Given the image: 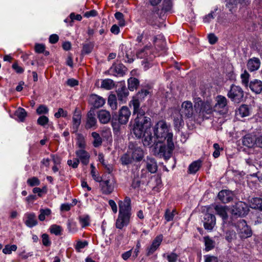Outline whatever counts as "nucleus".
I'll list each match as a JSON object with an SVG mask.
<instances>
[{"instance_id":"5701e85b","label":"nucleus","mask_w":262,"mask_h":262,"mask_svg":"<svg viewBox=\"0 0 262 262\" xmlns=\"http://www.w3.org/2000/svg\"><path fill=\"white\" fill-rule=\"evenodd\" d=\"M117 97L119 101L122 103H125L128 95V91L125 85H121L116 91Z\"/></svg>"},{"instance_id":"1a4fd4ad","label":"nucleus","mask_w":262,"mask_h":262,"mask_svg":"<svg viewBox=\"0 0 262 262\" xmlns=\"http://www.w3.org/2000/svg\"><path fill=\"white\" fill-rule=\"evenodd\" d=\"M244 92L239 86L232 84L227 93V96L231 100L235 103H239L243 100Z\"/></svg>"},{"instance_id":"72a5a7b5","label":"nucleus","mask_w":262,"mask_h":262,"mask_svg":"<svg viewBox=\"0 0 262 262\" xmlns=\"http://www.w3.org/2000/svg\"><path fill=\"white\" fill-rule=\"evenodd\" d=\"M201 166V161H196L192 162L189 166V171L190 173H195L199 170Z\"/></svg>"},{"instance_id":"ddd939ff","label":"nucleus","mask_w":262,"mask_h":262,"mask_svg":"<svg viewBox=\"0 0 262 262\" xmlns=\"http://www.w3.org/2000/svg\"><path fill=\"white\" fill-rule=\"evenodd\" d=\"M248 211L247 205L243 201H239L233 206L231 212L233 215L243 216L246 215Z\"/></svg>"},{"instance_id":"864d4df0","label":"nucleus","mask_w":262,"mask_h":262,"mask_svg":"<svg viewBox=\"0 0 262 262\" xmlns=\"http://www.w3.org/2000/svg\"><path fill=\"white\" fill-rule=\"evenodd\" d=\"M28 184L31 186H38L40 184V181L36 177H32L28 179Z\"/></svg>"},{"instance_id":"4c0bfd02","label":"nucleus","mask_w":262,"mask_h":262,"mask_svg":"<svg viewBox=\"0 0 262 262\" xmlns=\"http://www.w3.org/2000/svg\"><path fill=\"white\" fill-rule=\"evenodd\" d=\"M163 257L166 258L168 262H177L179 256L176 253L172 252L164 253Z\"/></svg>"},{"instance_id":"0e129e2a","label":"nucleus","mask_w":262,"mask_h":262,"mask_svg":"<svg viewBox=\"0 0 262 262\" xmlns=\"http://www.w3.org/2000/svg\"><path fill=\"white\" fill-rule=\"evenodd\" d=\"M88 243L86 241L81 242L79 241L77 242L75 249L78 251H79L80 249L84 248L85 247H86L88 245Z\"/></svg>"},{"instance_id":"774afa93","label":"nucleus","mask_w":262,"mask_h":262,"mask_svg":"<svg viewBox=\"0 0 262 262\" xmlns=\"http://www.w3.org/2000/svg\"><path fill=\"white\" fill-rule=\"evenodd\" d=\"M205 257V262H218V259L216 257L211 255H206Z\"/></svg>"},{"instance_id":"bb28decb","label":"nucleus","mask_w":262,"mask_h":262,"mask_svg":"<svg viewBox=\"0 0 262 262\" xmlns=\"http://www.w3.org/2000/svg\"><path fill=\"white\" fill-rule=\"evenodd\" d=\"M250 202V206L252 208L262 211L261 198H251Z\"/></svg>"},{"instance_id":"79ce46f5","label":"nucleus","mask_w":262,"mask_h":262,"mask_svg":"<svg viewBox=\"0 0 262 262\" xmlns=\"http://www.w3.org/2000/svg\"><path fill=\"white\" fill-rule=\"evenodd\" d=\"M17 248V246L15 245H6L3 249V252L5 254H10L12 251H15Z\"/></svg>"},{"instance_id":"ea45409f","label":"nucleus","mask_w":262,"mask_h":262,"mask_svg":"<svg viewBox=\"0 0 262 262\" xmlns=\"http://www.w3.org/2000/svg\"><path fill=\"white\" fill-rule=\"evenodd\" d=\"M205 250L207 251L212 249L214 247V242L208 236L204 237Z\"/></svg>"},{"instance_id":"9b49d317","label":"nucleus","mask_w":262,"mask_h":262,"mask_svg":"<svg viewBox=\"0 0 262 262\" xmlns=\"http://www.w3.org/2000/svg\"><path fill=\"white\" fill-rule=\"evenodd\" d=\"M128 152L130 154L134 161H140L144 157L143 149L137 143L130 142L128 145Z\"/></svg>"},{"instance_id":"e433bc0d","label":"nucleus","mask_w":262,"mask_h":262,"mask_svg":"<svg viewBox=\"0 0 262 262\" xmlns=\"http://www.w3.org/2000/svg\"><path fill=\"white\" fill-rule=\"evenodd\" d=\"M15 115L20 121L23 122L27 116V112L24 108L19 107L16 111Z\"/></svg>"},{"instance_id":"a878e982","label":"nucleus","mask_w":262,"mask_h":262,"mask_svg":"<svg viewBox=\"0 0 262 262\" xmlns=\"http://www.w3.org/2000/svg\"><path fill=\"white\" fill-rule=\"evenodd\" d=\"M98 117L101 123L106 124L110 121L111 115L108 111L101 110L98 113Z\"/></svg>"},{"instance_id":"c9c22d12","label":"nucleus","mask_w":262,"mask_h":262,"mask_svg":"<svg viewBox=\"0 0 262 262\" xmlns=\"http://www.w3.org/2000/svg\"><path fill=\"white\" fill-rule=\"evenodd\" d=\"M139 81L135 78H130L128 80V88L130 91H133L139 85Z\"/></svg>"},{"instance_id":"9d476101","label":"nucleus","mask_w":262,"mask_h":262,"mask_svg":"<svg viewBox=\"0 0 262 262\" xmlns=\"http://www.w3.org/2000/svg\"><path fill=\"white\" fill-rule=\"evenodd\" d=\"M215 104H213L215 112L221 115H225L228 113V101L225 96L222 95H217L215 98Z\"/></svg>"},{"instance_id":"052dcab7","label":"nucleus","mask_w":262,"mask_h":262,"mask_svg":"<svg viewBox=\"0 0 262 262\" xmlns=\"http://www.w3.org/2000/svg\"><path fill=\"white\" fill-rule=\"evenodd\" d=\"M42 244L45 246H49L51 245V242L49 239V235L46 234L44 233L42 235Z\"/></svg>"},{"instance_id":"de8ad7c7","label":"nucleus","mask_w":262,"mask_h":262,"mask_svg":"<svg viewBox=\"0 0 262 262\" xmlns=\"http://www.w3.org/2000/svg\"><path fill=\"white\" fill-rule=\"evenodd\" d=\"M115 17L119 21L118 23L119 26H124L125 25L124 15L122 13L120 12H116L115 14Z\"/></svg>"},{"instance_id":"49530a36","label":"nucleus","mask_w":262,"mask_h":262,"mask_svg":"<svg viewBox=\"0 0 262 262\" xmlns=\"http://www.w3.org/2000/svg\"><path fill=\"white\" fill-rule=\"evenodd\" d=\"M250 75L246 70H245L244 73L241 75L242 83L246 86H248Z\"/></svg>"},{"instance_id":"a18cd8bd","label":"nucleus","mask_w":262,"mask_h":262,"mask_svg":"<svg viewBox=\"0 0 262 262\" xmlns=\"http://www.w3.org/2000/svg\"><path fill=\"white\" fill-rule=\"evenodd\" d=\"M235 238L236 233L233 230H228L226 232L225 238L228 242H230Z\"/></svg>"},{"instance_id":"393cba45","label":"nucleus","mask_w":262,"mask_h":262,"mask_svg":"<svg viewBox=\"0 0 262 262\" xmlns=\"http://www.w3.org/2000/svg\"><path fill=\"white\" fill-rule=\"evenodd\" d=\"M249 87L252 92L256 94H259L262 91V82L255 79L250 82Z\"/></svg>"},{"instance_id":"f704fd0d","label":"nucleus","mask_w":262,"mask_h":262,"mask_svg":"<svg viewBox=\"0 0 262 262\" xmlns=\"http://www.w3.org/2000/svg\"><path fill=\"white\" fill-rule=\"evenodd\" d=\"M92 136L94 138L93 144L95 147H98L101 145L102 140L99 134L96 132H93L92 133Z\"/></svg>"},{"instance_id":"aec40b11","label":"nucleus","mask_w":262,"mask_h":262,"mask_svg":"<svg viewBox=\"0 0 262 262\" xmlns=\"http://www.w3.org/2000/svg\"><path fill=\"white\" fill-rule=\"evenodd\" d=\"M242 143L244 146L249 148L256 146V135L251 134L246 135L242 139Z\"/></svg>"},{"instance_id":"dca6fc26","label":"nucleus","mask_w":262,"mask_h":262,"mask_svg":"<svg viewBox=\"0 0 262 262\" xmlns=\"http://www.w3.org/2000/svg\"><path fill=\"white\" fill-rule=\"evenodd\" d=\"M216 223V219L213 214L206 213L204 216V226L205 229L211 231Z\"/></svg>"},{"instance_id":"4468645a","label":"nucleus","mask_w":262,"mask_h":262,"mask_svg":"<svg viewBox=\"0 0 262 262\" xmlns=\"http://www.w3.org/2000/svg\"><path fill=\"white\" fill-rule=\"evenodd\" d=\"M130 116V111L126 106H122L119 111L118 121L121 124H125L128 121Z\"/></svg>"},{"instance_id":"20e7f679","label":"nucleus","mask_w":262,"mask_h":262,"mask_svg":"<svg viewBox=\"0 0 262 262\" xmlns=\"http://www.w3.org/2000/svg\"><path fill=\"white\" fill-rule=\"evenodd\" d=\"M194 107L196 112L199 111V116L203 119H208L210 115L215 112L213 104L211 101L207 100L203 102L201 98L196 97L194 98Z\"/></svg>"},{"instance_id":"603ef678","label":"nucleus","mask_w":262,"mask_h":262,"mask_svg":"<svg viewBox=\"0 0 262 262\" xmlns=\"http://www.w3.org/2000/svg\"><path fill=\"white\" fill-rule=\"evenodd\" d=\"M79 221L82 227H85L90 225V217L88 215L80 217Z\"/></svg>"},{"instance_id":"f03ea898","label":"nucleus","mask_w":262,"mask_h":262,"mask_svg":"<svg viewBox=\"0 0 262 262\" xmlns=\"http://www.w3.org/2000/svg\"><path fill=\"white\" fill-rule=\"evenodd\" d=\"M154 136L153 142L148 147H151L155 143H163L166 140L173 139V133L169 124L164 120L159 121L154 126Z\"/></svg>"},{"instance_id":"cd10ccee","label":"nucleus","mask_w":262,"mask_h":262,"mask_svg":"<svg viewBox=\"0 0 262 262\" xmlns=\"http://www.w3.org/2000/svg\"><path fill=\"white\" fill-rule=\"evenodd\" d=\"M216 213L222 217L224 223L228 217L227 213L225 206L216 205L215 207Z\"/></svg>"},{"instance_id":"4d7b16f0","label":"nucleus","mask_w":262,"mask_h":262,"mask_svg":"<svg viewBox=\"0 0 262 262\" xmlns=\"http://www.w3.org/2000/svg\"><path fill=\"white\" fill-rule=\"evenodd\" d=\"M91 174L94 179V180H95L96 182H101L102 180V178L97 174H96L95 171V167L93 166V165H91Z\"/></svg>"},{"instance_id":"680f3d73","label":"nucleus","mask_w":262,"mask_h":262,"mask_svg":"<svg viewBox=\"0 0 262 262\" xmlns=\"http://www.w3.org/2000/svg\"><path fill=\"white\" fill-rule=\"evenodd\" d=\"M67 116V112L64 111L62 108H59L58 112L55 113L54 116L56 118H59L60 117H66Z\"/></svg>"},{"instance_id":"c03bdc74","label":"nucleus","mask_w":262,"mask_h":262,"mask_svg":"<svg viewBox=\"0 0 262 262\" xmlns=\"http://www.w3.org/2000/svg\"><path fill=\"white\" fill-rule=\"evenodd\" d=\"M171 0H164L162 10L165 12H170L172 9Z\"/></svg>"},{"instance_id":"6e6552de","label":"nucleus","mask_w":262,"mask_h":262,"mask_svg":"<svg viewBox=\"0 0 262 262\" xmlns=\"http://www.w3.org/2000/svg\"><path fill=\"white\" fill-rule=\"evenodd\" d=\"M234 226L236 228L237 233L241 238H247L252 236V231L244 220H239Z\"/></svg>"},{"instance_id":"6ab92c4d","label":"nucleus","mask_w":262,"mask_h":262,"mask_svg":"<svg viewBox=\"0 0 262 262\" xmlns=\"http://www.w3.org/2000/svg\"><path fill=\"white\" fill-rule=\"evenodd\" d=\"M24 222L25 225L29 227L32 228L38 224L36 215L34 213H27L24 215Z\"/></svg>"},{"instance_id":"0eeeda50","label":"nucleus","mask_w":262,"mask_h":262,"mask_svg":"<svg viewBox=\"0 0 262 262\" xmlns=\"http://www.w3.org/2000/svg\"><path fill=\"white\" fill-rule=\"evenodd\" d=\"M164 143H165L159 147L158 155L165 160H168L171 157L174 149L173 139L167 140Z\"/></svg>"},{"instance_id":"a211bd4d","label":"nucleus","mask_w":262,"mask_h":262,"mask_svg":"<svg viewBox=\"0 0 262 262\" xmlns=\"http://www.w3.org/2000/svg\"><path fill=\"white\" fill-rule=\"evenodd\" d=\"M145 163L146 169L151 173L156 172L158 169L157 163L154 158L147 157L146 159L144 160Z\"/></svg>"},{"instance_id":"c85d7f7f","label":"nucleus","mask_w":262,"mask_h":262,"mask_svg":"<svg viewBox=\"0 0 262 262\" xmlns=\"http://www.w3.org/2000/svg\"><path fill=\"white\" fill-rule=\"evenodd\" d=\"M96 119L95 115L92 113H89L88 114V118L85 124L86 128H91L95 126L96 124Z\"/></svg>"},{"instance_id":"412c9836","label":"nucleus","mask_w":262,"mask_h":262,"mask_svg":"<svg viewBox=\"0 0 262 262\" xmlns=\"http://www.w3.org/2000/svg\"><path fill=\"white\" fill-rule=\"evenodd\" d=\"M89 101L95 107L99 108L102 106L105 103V99L97 95H91L89 98Z\"/></svg>"},{"instance_id":"2f4dec72","label":"nucleus","mask_w":262,"mask_h":262,"mask_svg":"<svg viewBox=\"0 0 262 262\" xmlns=\"http://www.w3.org/2000/svg\"><path fill=\"white\" fill-rule=\"evenodd\" d=\"M107 103L112 110H116L117 108V101L115 94H111L108 96Z\"/></svg>"},{"instance_id":"3c124183","label":"nucleus","mask_w":262,"mask_h":262,"mask_svg":"<svg viewBox=\"0 0 262 262\" xmlns=\"http://www.w3.org/2000/svg\"><path fill=\"white\" fill-rule=\"evenodd\" d=\"M49 112L48 107L45 105H40L36 110L38 115L47 114Z\"/></svg>"},{"instance_id":"6e6d98bb","label":"nucleus","mask_w":262,"mask_h":262,"mask_svg":"<svg viewBox=\"0 0 262 262\" xmlns=\"http://www.w3.org/2000/svg\"><path fill=\"white\" fill-rule=\"evenodd\" d=\"M50 231L52 233L58 235L60 234L61 228L59 226L54 225L51 227Z\"/></svg>"},{"instance_id":"7ed1b4c3","label":"nucleus","mask_w":262,"mask_h":262,"mask_svg":"<svg viewBox=\"0 0 262 262\" xmlns=\"http://www.w3.org/2000/svg\"><path fill=\"white\" fill-rule=\"evenodd\" d=\"M119 214L116 222L117 228L122 229L127 226L130 222L132 215L131 201L129 198H125L123 201L119 202Z\"/></svg>"},{"instance_id":"7c9ffc66","label":"nucleus","mask_w":262,"mask_h":262,"mask_svg":"<svg viewBox=\"0 0 262 262\" xmlns=\"http://www.w3.org/2000/svg\"><path fill=\"white\" fill-rule=\"evenodd\" d=\"M52 211L49 208L40 209L39 210V214L38 219L40 221H43L47 217H48L51 214Z\"/></svg>"},{"instance_id":"a19ab883","label":"nucleus","mask_w":262,"mask_h":262,"mask_svg":"<svg viewBox=\"0 0 262 262\" xmlns=\"http://www.w3.org/2000/svg\"><path fill=\"white\" fill-rule=\"evenodd\" d=\"M121 160L122 164L125 165L131 163L133 161H134L131 154L128 152L122 156Z\"/></svg>"},{"instance_id":"f3484780","label":"nucleus","mask_w":262,"mask_h":262,"mask_svg":"<svg viewBox=\"0 0 262 262\" xmlns=\"http://www.w3.org/2000/svg\"><path fill=\"white\" fill-rule=\"evenodd\" d=\"M163 240V235H159L156 237L152 242L151 245L147 248V255H150L153 254L159 248Z\"/></svg>"},{"instance_id":"c756f323","label":"nucleus","mask_w":262,"mask_h":262,"mask_svg":"<svg viewBox=\"0 0 262 262\" xmlns=\"http://www.w3.org/2000/svg\"><path fill=\"white\" fill-rule=\"evenodd\" d=\"M114 81L111 79H105L101 81V88L105 90H110L115 87Z\"/></svg>"},{"instance_id":"423d86ee","label":"nucleus","mask_w":262,"mask_h":262,"mask_svg":"<svg viewBox=\"0 0 262 262\" xmlns=\"http://www.w3.org/2000/svg\"><path fill=\"white\" fill-rule=\"evenodd\" d=\"M194 113V110L192 103L190 101H185L182 103L181 107L180 109L181 117L179 119H174V121L175 123L177 124H181L182 121V117H185L186 118H191L192 117Z\"/></svg>"},{"instance_id":"5fc2aeb1","label":"nucleus","mask_w":262,"mask_h":262,"mask_svg":"<svg viewBox=\"0 0 262 262\" xmlns=\"http://www.w3.org/2000/svg\"><path fill=\"white\" fill-rule=\"evenodd\" d=\"M174 210H172V212L170 211V210L168 209L166 210L164 217L166 221L169 222L173 220L174 215Z\"/></svg>"},{"instance_id":"58836bf2","label":"nucleus","mask_w":262,"mask_h":262,"mask_svg":"<svg viewBox=\"0 0 262 262\" xmlns=\"http://www.w3.org/2000/svg\"><path fill=\"white\" fill-rule=\"evenodd\" d=\"M238 114L242 117H247L249 115L250 111L248 105L243 104L242 105L238 108Z\"/></svg>"},{"instance_id":"39448f33","label":"nucleus","mask_w":262,"mask_h":262,"mask_svg":"<svg viewBox=\"0 0 262 262\" xmlns=\"http://www.w3.org/2000/svg\"><path fill=\"white\" fill-rule=\"evenodd\" d=\"M137 57L142 59L141 64L144 70H148L152 66V61L155 57L150 47L146 46L137 53Z\"/></svg>"},{"instance_id":"bf43d9fd","label":"nucleus","mask_w":262,"mask_h":262,"mask_svg":"<svg viewBox=\"0 0 262 262\" xmlns=\"http://www.w3.org/2000/svg\"><path fill=\"white\" fill-rule=\"evenodd\" d=\"M80 161H79V159L77 158H75L73 159V160H68L67 161V164L69 166H71L73 168H76L79 164Z\"/></svg>"},{"instance_id":"b1692460","label":"nucleus","mask_w":262,"mask_h":262,"mask_svg":"<svg viewBox=\"0 0 262 262\" xmlns=\"http://www.w3.org/2000/svg\"><path fill=\"white\" fill-rule=\"evenodd\" d=\"M81 116L78 113L75 112L72 118V129L74 133H76L81 123Z\"/></svg>"},{"instance_id":"4be33fe9","label":"nucleus","mask_w":262,"mask_h":262,"mask_svg":"<svg viewBox=\"0 0 262 262\" xmlns=\"http://www.w3.org/2000/svg\"><path fill=\"white\" fill-rule=\"evenodd\" d=\"M260 61L259 58L253 57L248 60L247 62V68L250 72L257 70L260 66Z\"/></svg>"},{"instance_id":"f8f14e48","label":"nucleus","mask_w":262,"mask_h":262,"mask_svg":"<svg viewBox=\"0 0 262 262\" xmlns=\"http://www.w3.org/2000/svg\"><path fill=\"white\" fill-rule=\"evenodd\" d=\"M100 182L101 190L102 193L106 195L111 194L116 187V181L112 176L109 177L106 180H101Z\"/></svg>"},{"instance_id":"8fccbe9b","label":"nucleus","mask_w":262,"mask_h":262,"mask_svg":"<svg viewBox=\"0 0 262 262\" xmlns=\"http://www.w3.org/2000/svg\"><path fill=\"white\" fill-rule=\"evenodd\" d=\"M149 91L147 90H142L140 92H139L136 96L133 98L138 99L139 101L144 99L145 96L149 94Z\"/></svg>"},{"instance_id":"13d9d810","label":"nucleus","mask_w":262,"mask_h":262,"mask_svg":"<svg viewBox=\"0 0 262 262\" xmlns=\"http://www.w3.org/2000/svg\"><path fill=\"white\" fill-rule=\"evenodd\" d=\"M49 122V119L47 117L42 115L37 119V123L41 126H44Z\"/></svg>"},{"instance_id":"473e14b6","label":"nucleus","mask_w":262,"mask_h":262,"mask_svg":"<svg viewBox=\"0 0 262 262\" xmlns=\"http://www.w3.org/2000/svg\"><path fill=\"white\" fill-rule=\"evenodd\" d=\"M76 145L80 149H84L86 146L85 138L81 134H77Z\"/></svg>"},{"instance_id":"f257e3e1","label":"nucleus","mask_w":262,"mask_h":262,"mask_svg":"<svg viewBox=\"0 0 262 262\" xmlns=\"http://www.w3.org/2000/svg\"><path fill=\"white\" fill-rule=\"evenodd\" d=\"M140 101L136 98H133L130 102V105H132L134 107V114L137 115L135 120L133 132L138 138L143 136L142 142L144 146H149L153 142V138L150 132L151 119L144 116L145 110L142 107H140Z\"/></svg>"},{"instance_id":"09e8293b","label":"nucleus","mask_w":262,"mask_h":262,"mask_svg":"<svg viewBox=\"0 0 262 262\" xmlns=\"http://www.w3.org/2000/svg\"><path fill=\"white\" fill-rule=\"evenodd\" d=\"M94 47V45L92 43H86L83 46L82 53L88 54L90 53Z\"/></svg>"},{"instance_id":"69168bd1","label":"nucleus","mask_w":262,"mask_h":262,"mask_svg":"<svg viewBox=\"0 0 262 262\" xmlns=\"http://www.w3.org/2000/svg\"><path fill=\"white\" fill-rule=\"evenodd\" d=\"M232 195V191L228 190H222L219 192L217 196H230Z\"/></svg>"},{"instance_id":"338daca9","label":"nucleus","mask_w":262,"mask_h":262,"mask_svg":"<svg viewBox=\"0 0 262 262\" xmlns=\"http://www.w3.org/2000/svg\"><path fill=\"white\" fill-rule=\"evenodd\" d=\"M45 47L42 44L36 43L35 46V51L38 53H43L45 51Z\"/></svg>"},{"instance_id":"2eb2a0df","label":"nucleus","mask_w":262,"mask_h":262,"mask_svg":"<svg viewBox=\"0 0 262 262\" xmlns=\"http://www.w3.org/2000/svg\"><path fill=\"white\" fill-rule=\"evenodd\" d=\"M77 159H79V161L81 162L84 165H86L89 164L90 155L89 153L86 151L84 149H79L75 152Z\"/></svg>"},{"instance_id":"37998d69","label":"nucleus","mask_w":262,"mask_h":262,"mask_svg":"<svg viewBox=\"0 0 262 262\" xmlns=\"http://www.w3.org/2000/svg\"><path fill=\"white\" fill-rule=\"evenodd\" d=\"M253 220L254 221L255 225L262 223V213L255 211L253 213Z\"/></svg>"},{"instance_id":"e2e57ef3","label":"nucleus","mask_w":262,"mask_h":262,"mask_svg":"<svg viewBox=\"0 0 262 262\" xmlns=\"http://www.w3.org/2000/svg\"><path fill=\"white\" fill-rule=\"evenodd\" d=\"M214 16L215 12L211 11L210 13H209L207 15H206L203 18V21L206 23H208L214 18Z\"/></svg>"}]
</instances>
